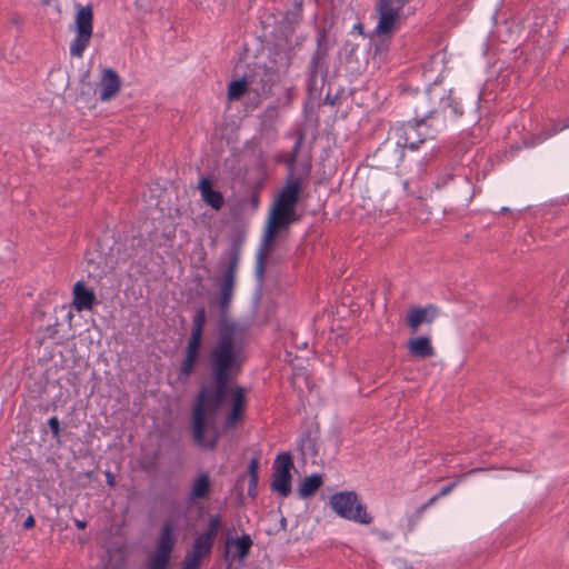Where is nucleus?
I'll use <instances>...</instances> for the list:
<instances>
[{
	"instance_id": "nucleus-1",
	"label": "nucleus",
	"mask_w": 569,
	"mask_h": 569,
	"mask_svg": "<svg viewBox=\"0 0 569 569\" xmlns=\"http://www.w3.org/2000/svg\"><path fill=\"white\" fill-rule=\"evenodd\" d=\"M249 338L247 325L227 318L219 320L217 338L208 355L211 381L199 388L191 410L192 438L203 449L213 450L218 445V416L228 396L231 408L224 418V429H234L244 419L246 389L230 383L247 359Z\"/></svg>"
},
{
	"instance_id": "nucleus-2",
	"label": "nucleus",
	"mask_w": 569,
	"mask_h": 569,
	"mask_svg": "<svg viewBox=\"0 0 569 569\" xmlns=\"http://www.w3.org/2000/svg\"><path fill=\"white\" fill-rule=\"evenodd\" d=\"M433 100H439V109L433 107L417 108L413 120L403 122L395 128L398 146L417 150L428 138L433 137V131L430 126L427 124L428 119L437 113H441L443 119L448 117V113L453 118L460 117L463 113L460 102L456 101L451 91L446 94L445 91L439 93L436 89L429 90L428 93L421 98V103L431 102Z\"/></svg>"
},
{
	"instance_id": "nucleus-3",
	"label": "nucleus",
	"mask_w": 569,
	"mask_h": 569,
	"mask_svg": "<svg viewBox=\"0 0 569 569\" xmlns=\"http://www.w3.org/2000/svg\"><path fill=\"white\" fill-rule=\"evenodd\" d=\"M243 242V233L237 232L232 234L230 239V248L222 253V257L218 262V268L221 272L216 282L219 289V306L222 312H227L229 310L233 298Z\"/></svg>"
},
{
	"instance_id": "nucleus-4",
	"label": "nucleus",
	"mask_w": 569,
	"mask_h": 569,
	"mask_svg": "<svg viewBox=\"0 0 569 569\" xmlns=\"http://www.w3.org/2000/svg\"><path fill=\"white\" fill-rule=\"evenodd\" d=\"M329 505L342 519L367 526L373 521L366 503L356 491L336 492L330 497Z\"/></svg>"
},
{
	"instance_id": "nucleus-5",
	"label": "nucleus",
	"mask_w": 569,
	"mask_h": 569,
	"mask_svg": "<svg viewBox=\"0 0 569 569\" xmlns=\"http://www.w3.org/2000/svg\"><path fill=\"white\" fill-rule=\"evenodd\" d=\"M76 37L70 44V54L81 58L90 43L93 30V10L90 6L79 7L76 14Z\"/></svg>"
},
{
	"instance_id": "nucleus-6",
	"label": "nucleus",
	"mask_w": 569,
	"mask_h": 569,
	"mask_svg": "<svg viewBox=\"0 0 569 569\" xmlns=\"http://www.w3.org/2000/svg\"><path fill=\"white\" fill-rule=\"evenodd\" d=\"M409 0H377L379 21L375 29L378 36H390L400 24V12Z\"/></svg>"
},
{
	"instance_id": "nucleus-7",
	"label": "nucleus",
	"mask_w": 569,
	"mask_h": 569,
	"mask_svg": "<svg viewBox=\"0 0 569 569\" xmlns=\"http://www.w3.org/2000/svg\"><path fill=\"white\" fill-rule=\"evenodd\" d=\"M173 531L174 526L172 521H167L158 538L156 552L149 559L148 569H168L171 552L176 543Z\"/></svg>"
},
{
	"instance_id": "nucleus-8",
	"label": "nucleus",
	"mask_w": 569,
	"mask_h": 569,
	"mask_svg": "<svg viewBox=\"0 0 569 569\" xmlns=\"http://www.w3.org/2000/svg\"><path fill=\"white\" fill-rule=\"evenodd\" d=\"M271 489L282 497L291 493V469L293 468L292 456L290 452H281L277 456L273 465Z\"/></svg>"
},
{
	"instance_id": "nucleus-9",
	"label": "nucleus",
	"mask_w": 569,
	"mask_h": 569,
	"mask_svg": "<svg viewBox=\"0 0 569 569\" xmlns=\"http://www.w3.org/2000/svg\"><path fill=\"white\" fill-rule=\"evenodd\" d=\"M299 220L296 212L272 206L268 226L263 236L264 248H270L279 231L288 229L292 222Z\"/></svg>"
},
{
	"instance_id": "nucleus-10",
	"label": "nucleus",
	"mask_w": 569,
	"mask_h": 569,
	"mask_svg": "<svg viewBox=\"0 0 569 569\" xmlns=\"http://www.w3.org/2000/svg\"><path fill=\"white\" fill-rule=\"evenodd\" d=\"M221 527V517L211 516L206 531L199 533L192 545L191 556L202 560L208 556L213 547L214 540Z\"/></svg>"
},
{
	"instance_id": "nucleus-11",
	"label": "nucleus",
	"mask_w": 569,
	"mask_h": 569,
	"mask_svg": "<svg viewBox=\"0 0 569 569\" xmlns=\"http://www.w3.org/2000/svg\"><path fill=\"white\" fill-rule=\"evenodd\" d=\"M440 310L436 305L412 307L407 315V326L411 332H417L421 325H430L439 316Z\"/></svg>"
},
{
	"instance_id": "nucleus-12",
	"label": "nucleus",
	"mask_w": 569,
	"mask_h": 569,
	"mask_svg": "<svg viewBox=\"0 0 569 569\" xmlns=\"http://www.w3.org/2000/svg\"><path fill=\"white\" fill-rule=\"evenodd\" d=\"M300 189L301 178L290 177L284 188L280 191L279 196L277 197L273 206L296 212V206L299 201Z\"/></svg>"
},
{
	"instance_id": "nucleus-13",
	"label": "nucleus",
	"mask_w": 569,
	"mask_h": 569,
	"mask_svg": "<svg viewBox=\"0 0 569 569\" xmlns=\"http://www.w3.org/2000/svg\"><path fill=\"white\" fill-rule=\"evenodd\" d=\"M121 88V79L119 74L111 68H106L102 71L100 80V99L109 101L114 98Z\"/></svg>"
},
{
	"instance_id": "nucleus-14",
	"label": "nucleus",
	"mask_w": 569,
	"mask_h": 569,
	"mask_svg": "<svg viewBox=\"0 0 569 569\" xmlns=\"http://www.w3.org/2000/svg\"><path fill=\"white\" fill-rule=\"evenodd\" d=\"M211 478L206 471L199 473L193 480L190 491L187 496L188 503L192 505L198 500L208 499L211 492Z\"/></svg>"
},
{
	"instance_id": "nucleus-15",
	"label": "nucleus",
	"mask_w": 569,
	"mask_h": 569,
	"mask_svg": "<svg viewBox=\"0 0 569 569\" xmlns=\"http://www.w3.org/2000/svg\"><path fill=\"white\" fill-rule=\"evenodd\" d=\"M325 36L318 38L317 49L311 58L309 66V87L317 86V76L321 67H323L328 57V50L323 46Z\"/></svg>"
},
{
	"instance_id": "nucleus-16",
	"label": "nucleus",
	"mask_w": 569,
	"mask_h": 569,
	"mask_svg": "<svg viewBox=\"0 0 569 569\" xmlns=\"http://www.w3.org/2000/svg\"><path fill=\"white\" fill-rule=\"evenodd\" d=\"M96 302L97 299L94 292L87 288L83 282L78 281L73 286V306L76 310H91Z\"/></svg>"
},
{
	"instance_id": "nucleus-17",
	"label": "nucleus",
	"mask_w": 569,
	"mask_h": 569,
	"mask_svg": "<svg viewBox=\"0 0 569 569\" xmlns=\"http://www.w3.org/2000/svg\"><path fill=\"white\" fill-rule=\"evenodd\" d=\"M407 348L409 353L416 358L426 359L435 356L431 339L426 336L409 339Z\"/></svg>"
},
{
	"instance_id": "nucleus-18",
	"label": "nucleus",
	"mask_w": 569,
	"mask_h": 569,
	"mask_svg": "<svg viewBox=\"0 0 569 569\" xmlns=\"http://www.w3.org/2000/svg\"><path fill=\"white\" fill-rule=\"evenodd\" d=\"M206 310L204 308H198L196 310V313L193 316L192 320V330L191 335L189 337V340L187 342L188 347H193L197 349L201 348L202 343V337H203V329L206 326Z\"/></svg>"
},
{
	"instance_id": "nucleus-19",
	"label": "nucleus",
	"mask_w": 569,
	"mask_h": 569,
	"mask_svg": "<svg viewBox=\"0 0 569 569\" xmlns=\"http://www.w3.org/2000/svg\"><path fill=\"white\" fill-rule=\"evenodd\" d=\"M199 190L202 199L211 208L220 210L224 203L221 192L213 190L212 182L208 178H202L199 182Z\"/></svg>"
},
{
	"instance_id": "nucleus-20",
	"label": "nucleus",
	"mask_w": 569,
	"mask_h": 569,
	"mask_svg": "<svg viewBox=\"0 0 569 569\" xmlns=\"http://www.w3.org/2000/svg\"><path fill=\"white\" fill-rule=\"evenodd\" d=\"M323 485V479L321 475L313 473L303 479L299 487V496L302 499H307L312 497Z\"/></svg>"
},
{
	"instance_id": "nucleus-21",
	"label": "nucleus",
	"mask_w": 569,
	"mask_h": 569,
	"mask_svg": "<svg viewBox=\"0 0 569 569\" xmlns=\"http://www.w3.org/2000/svg\"><path fill=\"white\" fill-rule=\"evenodd\" d=\"M200 349L193 347H186V357L180 367V373L183 377H190L194 370V366L199 359Z\"/></svg>"
},
{
	"instance_id": "nucleus-22",
	"label": "nucleus",
	"mask_w": 569,
	"mask_h": 569,
	"mask_svg": "<svg viewBox=\"0 0 569 569\" xmlns=\"http://www.w3.org/2000/svg\"><path fill=\"white\" fill-rule=\"evenodd\" d=\"M248 91V81L244 78L233 80L228 86V99L230 101L240 100Z\"/></svg>"
},
{
	"instance_id": "nucleus-23",
	"label": "nucleus",
	"mask_w": 569,
	"mask_h": 569,
	"mask_svg": "<svg viewBox=\"0 0 569 569\" xmlns=\"http://www.w3.org/2000/svg\"><path fill=\"white\" fill-rule=\"evenodd\" d=\"M248 475H249V487L248 495L250 497H254L257 495L258 489V480H259V459L252 458L248 465Z\"/></svg>"
},
{
	"instance_id": "nucleus-24",
	"label": "nucleus",
	"mask_w": 569,
	"mask_h": 569,
	"mask_svg": "<svg viewBox=\"0 0 569 569\" xmlns=\"http://www.w3.org/2000/svg\"><path fill=\"white\" fill-rule=\"evenodd\" d=\"M568 127H569V124H565L562 127H560L558 124H553L550 128H546V129L541 130L538 134L533 136L527 144L530 147H533L539 143H542L547 139L551 138L552 136L557 134L562 129L568 128Z\"/></svg>"
},
{
	"instance_id": "nucleus-25",
	"label": "nucleus",
	"mask_w": 569,
	"mask_h": 569,
	"mask_svg": "<svg viewBox=\"0 0 569 569\" xmlns=\"http://www.w3.org/2000/svg\"><path fill=\"white\" fill-rule=\"evenodd\" d=\"M232 543L237 549V557L240 560H243L250 552L252 540L249 535H243L242 537L236 539Z\"/></svg>"
},
{
	"instance_id": "nucleus-26",
	"label": "nucleus",
	"mask_w": 569,
	"mask_h": 569,
	"mask_svg": "<svg viewBox=\"0 0 569 569\" xmlns=\"http://www.w3.org/2000/svg\"><path fill=\"white\" fill-rule=\"evenodd\" d=\"M303 140H305V136H303L302 132H300L298 134L296 143H295V146H293V148H292V150H291V152H290V154H289V157L287 159V164H288L290 171H292V168H293L295 163L297 162V158H298L299 151H300V149H301V147L303 144Z\"/></svg>"
},
{
	"instance_id": "nucleus-27",
	"label": "nucleus",
	"mask_w": 569,
	"mask_h": 569,
	"mask_svg": "<svg viewBox=\"0 0 569 569\" xmlns=\"http://www.w3.org/2000/svg\"><path fill=\"white\" fill-rule=\"evenodd\" d=\"M269 248H262L259 252H258V258H257V266H256V274L259 279H262L263 278V274H264V260H266V250H268Z\"/></svg>"
},
{
	"instance_id": "nucleus-28",
	"label": "nucleus",
	"mask_w": 569,
	"mask_h": 569,
	"mask_svg": "<svg viewBox=\"0 0 569 569\" xmlns=\"http://www.w3.org/2000/svg\"><path fill=\"white\" fill-rule=\"evenodd\" d=\"M48 426L51 430V433H52V438L56 439V440H59L60 439V422H59V419L58 417H51L49 420H48Z\"/></svg>"
},
{
	"instance_id": "nucleus-29",
	"label": "nucleus",
	"mask_w": 569,
	"mask_h": 569,
	"mask_svg": "<svg viewBox=\"0 0 569 569\" xmlns=\"http://www.w3.org/2000/svg\"><path fill=\"white\" fill-rule=\"evenodd\" d=\"M201 563V560L191 556V555H188L184 560L182 561V567L181 569H198V567L200 566Z\"/></svg>"
},
{
	"instance_id": "nucleus-30",
	"label": "nucleus",
	"mask_w": 569,
	"mask_h": 569,
	"mask_svg": "<svg viewBox=\"0 0 569 569\" xmlns=\"http://www.w3.org/2000/svg\"><path fill=\"white\" fill-rule=\"evenodd\" d=\"M439 499V497L436 495L433 497H431L427 502H425L423 505H421L417 510H416V520H418L422 513L425 512V510H427L429 507H431L437 500Z\"/></svg>"
},
{
	"instance_id": "nucleus-31",
	"label": "nucleus",
	"mask_w": 569,
	"mask_h": 569,
	"mask_svg": "<svg viewBox=\"0 0 569 569\" xmlns=\"http://www.w3.org/2000/svg\"><path fill=\"white\" fill-rule=\"evenodd\" d=\"M156 459H157V455L154 456V458L150 461H142L141 462V467L144 471H151L153 469H156L157 467V462H156Z\"/></svg>"
},
{
	"instance_id": "nucleus-32",
	"label": "nucleus",
	"mask_w": 569,
	"mask_h": 569,
	"mask_svg": "<svg viewBox=\"0 0 569 569\" xmlns=\"http://www.w3.org/2000/svg\"><path fill=\"white\" fill-rule=\"evenodd\" d=\"M452 178H453V176L450 173L439 177V179L436 182V187L441 188V187L446 186L450 180H452Z\"/></svg>"
},
{
	"instance_id": "nucleus-33",
	"label": "nucleus",
	"mask_w": 569,
	"mask_h": 569,
	"mask_svg": "<svg viewBox=\"0 0 569 569\" xmlns=\"http://www.w3.org/2000/svg\"><path fill=\"white\" fill-rule=\"evenodd\" d=\"M456 486H457V482H451V483L445 486L437 496L440 498L442 496L449 495Z\"/></svg>"
},
{
	"instance_id": "nucleus-34",
	"label": "nucleus",
	"mask_w": 569,
	"mask_h": 569,
	"mask_svg": "<svg viewBox=\"0 0 569 569\" xmlns=\"http://www.w3.org/2000/svg\"><path fill=\"white\" fill-rule=\"evenodd\" d=\"M36 525V520L32 515H30L22 523L23 529H32Z\"/></svg>"
},
{
	"instance_id": "nucleus-35",
	"label": "nucleus",
	"mask_w": 569,
	"mask_h": 569,
	"mask_svg": "<svg viewBox=\"0 0 569 569\" xmlns=\"http://www.w3.org/2000/svg\"><path fill=\"white\" fill-rule=\"evenodd\" d=\"M106 478H107V483L110 486V487H113L116 485V479H114V476L112 472L110 471H107L106 472Z\"/></svg>"
},
{
	"instance_id": "nucleus-36",
	"label": "nucleus",
	"mask_w": 569,
	"mask_h": 569,
	"mask_svg": "<svg viewBox=\"0 0 569 569\" xmlns=\"http://www.w3.org/2000/svg\"><path fill=\"white\" fill-rule=\"evenodd\" d=\"M74 525L78 529H84L87 527V522L83 520L76 519Z\"/></svg>"
},
{
	"instance_id": "nucleus-37",
	"label": "nucleus",
	"mask_w": 569,
	"mask_h": 569,
	"mask_svg": "<svg viewBox=\"0 0 569 569\" xmlns=\"http://www.w3.org/2000/svg\"><path fill=\"white\" fill-rule=\"evenodd\" d=\"M386 46H385V39L381 40V47H378L376 46V52L383 49Z\"/></svg>"
},
{
	"instance_id": "nucleus-38",
	"label": "nucleus",
	"mask_w": 569,
	"mask_h": 569,
	"mask_svg": "<svg viewBox=\"0 0 569 569\" xmlns=\"http://www.w3.org/2000/svg\"><path fill=\"white\" fill-rule=\"evenodd\" d=\"M310 168H311L310 163H307V166H306V173H307V174L309 173Z\"/></svg>"
},
{
	"instance_id": "nucleus-39",
	"label": "nucleus",
	"mask_w": 569,
	"mask_h": 569,
	"mask_svg": "<svg viewBox=\"0 0 569 569\" xmlns=\"http://www.w3.org/2000/svg\"><path fill=\"white\" fill-rule=\"evenodd\" d=\"M327 72H328V68H327V67H325V68H323V73H325V74H327Z\"/></svg>"
},
{
	"instance_id": "nucleus-40",
	"label": "nucleus",
	"mask_w": 569,
	"mask_h": 569,
	"mask_svg": "<svg viewBox=\"0 0 569 569\" xmlns=\"http://www.w3.org/2000/svg\"><path fill=\"white\" fill-rule=\"evenodd\" d=\"M477 471H479V469H472L471 471H469V473L477 472Z\"/></svg>"
},
{
	"instance_id": "nucleus-41",
	"label": "nucleus",
	"mask_w": 569,
	"mask_h": 569,
	"mask_svg": "<svg viewBox=\"0 0 569 569\" xmlns=\"http://www.w3.org/2000/svg\"><path fill=\"white\" fill-rule=\"evenodd\" d=\"M141 0H137V2H140Z\"/></svg>"
}]
</instances>
